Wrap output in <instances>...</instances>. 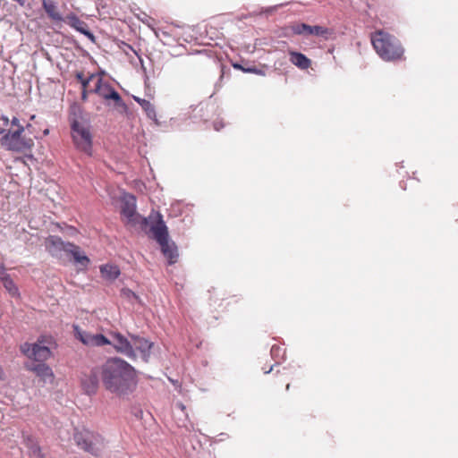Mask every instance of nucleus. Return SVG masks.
I'll list each match as a JSON object with an SVG mask.
<instances>
[{
    "instance_id": "nucleus-35",
    "label": "nucleus",
    "mask_w": 458,
    "mask_h": 458,
    "mask_svg": "<svg viewBox=\"0 0 458 458\" xmlns=\"http://www.w3.org/2000/svg\"><path fill=\"white\" fill-rule=\"evenodd\" d=\"M1 119L4 121V126H7V125H8V123H9V120H8V118H7V117L3 116Z\"/></svg>"
},
{
    "instance_id": "nucleus-11",
    "label": "nucleus",
    "mask_w": 458,
    "mask_h": 458,
    "mask_svg": "<svg viewBox=\"0 0 458 458\" xmlns=\"http://www.w3.org/2000/svg\"><path fill=\"white\" fill-rule=\"evenodd\" d=\"M66 255L72 257L74 263L84 268H86L90 262L89 259L85 255L81 248L74 243L68 246Z\"/></svg>"
},
{
    "instance_id": "nucleus-4",
    "label": "nucleus",
    "mask_w": 458,
    "mask_h": 458,
    "mask_svg": "<svg viewBox=\"0 0 458 458\" xmlns=\"http://www.w3.org/2000/svg\"><path fill=\"white\" fill-rule=\"evenodd\" d=\"M24 131L25 129L20 124L19 119L13 117L2 146L7 150L18 153L30 150L33 147L34 141L31 138L24 135Z\"/></svg>"
},
{
    "instance_id": "nucleus-8",
    "label": "nucleus",
    "mask_w": 458,
    "mask_h": 458,
    "mask_svg": "<svg viewBox=\"0 0 458 458\" xmlns=\"http://www.w3.org/2000/svg\"><path fill=\"white\" fill-rule=\"evenodd\" d=\"M89 92L97 94L105 100H113L117 106L123 104L120 94L101 76L97 78L95 86Z\"/></svg>"
},
{
    "instance_id": "nucleus-39",
    "label": "nucleus",
    "mask_w": 458,
    "mask_h": 458,
    "mask_svg": "<svg viewBox=\"0 0 458 458\" xmlns=\"http://www.w3.org/2000/svg\"><path fill=\"white\" fill-rule=\"evenodd\" d=\"M0 267H4V265L2 263H0Z\"/></svg>"
},
{
    "instance_id": "nucleus-1",
    "label": "nucleus",
    "mask_w": 458,
    "mask_h": 458,
    "mask_svg": "<svg viewBox=\"0 0 458 458\" xmlns=\"http://www.w3.org/2000/svg\"><path fill=\"white\" fill-rule=\"evenodd\" d=\"M101 378L105 388L117 395L131 393L136 386V371L120 358L107 360L101 367Z\"/></svg>"
},
{
    "instance_id": "nucleus-25",
    "label": "nucleus",
    "mask_w": 458,
    "mask_h": 458,
    "mask_svg": "<svg viewBox=\"0 0 458 458\" xmlns=\"http://www.w3.org/2000/svg\"><path fill=\"white\" fill-rule=\"evenodd\" d=\"M74 334L76 338H78L82 344L85 345H89L86 341L90 340L92 335L82 331L78 326H74Z\"/></svg>"
},
{
    "instance_id": "nucleus-20",
    "label": "nucleus",
    "mask_w": 458,
    "mask_h": 458,
    "mask_svg": "<svg viewBox=\"0 0 458 458\" xmlns=\"http://www.w3.org/2000/svg\"><path fill=\"white\" fill-rule=\"evenodd\" d=\"M286 35H305L310 36V25L306 23L295 22L289 25L286 29Z\"/></svg>"
},
{
    "instance_id": "nucleus-7",
    "label": "nucleus",
    "mask_w": 458,
    "mask_h": 458,
    "mask_svg": "<svg viewBox=\"0 0 458 458\" xmlns=\"http://www.w3.org/2000/svg\"><path fill=\"white\" fill-rule=\"evenodd\" d=\"M71 134L76 149L92 156V134L89 125L74 120L71 125Z\"/></svg>"
},
{
    "instance_id": "nucleus-14",
    "label": "nucleus",
    "mask_w": 458,
    "mask_h": 458,
    "mask_svg": "<svg viewBox=\"0 0 458 458\" xmlns=\"http://www.w3.org/2000/svg\"><path fill=\"white\" fill-rule=\"evenodd\" d=\"M83 390L88 394H96L98 387V375L95 371H90L89 374L85 375L81 380Z\"/></svg>"
},
{
    "instance_id": "nucleus-18",
    "label": "nucleus",
    "mask_w": 458,
    "mask_h": 458,
    "mask_svg": "<svg viewBox=\"0 0 458 458\" xmlns=\"http://www.w3.org/2000/svg\"><path fill=\"white\" fill-rule=\"evenodd\" d=\"M42 6L47 16L55 21H63V17L58 11V7L54 0H42Z\"/></svg>"
},
{
    "instance_id": "nucleus-16",
    "label": "nucleus",
    "mask_w": 458,
    "mask_h": 458,
    "mask_svg": "<svg viewBox=\"0 0 458 458\" xmlns=\"http://www.w3.org/2000/svg\"><path fill=\"white\" fill-rule=\"evenodd\" d=\"M159 245L161 247L162 253L168 259V263L170 265L176 263L178 259L176 245L174 242H170L169 239L161 242Z\"/></svg>"
},
{
    "instance_id": "nucleus-33",
    "label": "nucleus",
    "mask_w": 458,
    "mask_h": 458,
    "mask_svg": "<svg viewBox=\"0 0 458 458\" xmlns=\"http://www.w3.org/2000/svg\"><path fill=\"white\" fill-rule=\"evenodd\" d=\"M220 127H223L222 123H220V122H215V123H214V128H215L216 131H218V130L220 129Z\"/></svg>"
},
{
    "instance_id": "nucleus-19",
    "label": "nucleus",
    "mask_w": 458,
    "mask_h": 458,
    "mask_svg": "<svg viewBox=\"0 0 458 458\" xmlns=\"http://www.w3.org/2000/svg\"><path fill=\"white\" fill-rule=\"evenodd\" d=\"M100 273L103 278L114 281L120 275V269L115 265L106 264L100 267Z\"/></svg>"
},
{
    "instance_id": "nucleus-38",
    "label": "nucleus",
    "mask_w": 458,
    "mask_h": 458,
    "mask_svg": "<svg viewBox=\"0 0 458 458\" xmlns=\"http://www.w3.org/2000/svg\"><path fill=\"white\" fill-rule=\"evenodd\" d=\"M3 376V369L2 368L0 367V377Z\"/></svg>"
},
{
    "instance_id": "nucleus-2",
    "label": "nucleus",
    "mask_w": 458,
    "mask_h": 458,
    "mask_svg": "<svg viewBox=\"0 0 458 458\" xmlns=\"http://www.w3.org/2000/svg\"><path fill=\"white\" fill-rule=\"evenodd\" d=\"M370 41L378 56L386 62H396L403 59L404 48L394 35L377 30L370 34Z\"/></svg>"
},
{
    "instance_id": "nucleus-12",
    "label": "nucleus",
    "mask_w": 458,
    "mask_h": 458,
    "mask_svg": "<svg viewBox=\"0 0 458 458\" xmlns=\"http://www.w3.org/2000/svg\"><path fill=\"white\" fill-rule=\"evenodd\" d=\"M64 21L72 28L84 34L90 39H94V35L87 29V24L81 21L77 15L72 13L68 14Z\"/></svg>"
},
{
    "instance_id": "nucleus-15",
    "label": "nucleus",
    "mask_w": 458,
    "mask_h": 458,
    "mask_svg": "<svg viewBox=\"0 0 458 458\" xmlns=\"http://www.w3.org/2000/svg\"><path fill=\"white\" fill-rule=\"evenodd\" d=\"M151 232L153 233L154 239L159 244L169 239L167 227L160 215H158L157 222L151 226Z\"/></svg>"
},
{
    "instance_id": "nucleus-27",
    "label": "nucleus",
    "mask_w": 458,
    "mask_h": 458,
    "mask_svg": "<svg viewBox=\"0 0 458 458\" xmlns=\"http://www.w3.org/2000/svg\"><path fill=\"white\" fill-rule=\"evenodd\" d=\"M122 293H123V294L125 297H127V298H129V299H131V298H133V299H136V300L138 299V296H137V295H136L132 291H131V290H129V289H123V290L122 291Z\"/></svg>"
},
{
    "instance_id": "nucleus-6",
    "label": "nucleus",
    "mask_w": 458,
    "mask_h": 458,
    "mask_svg": "<svg viewBox=\"0 0 458 458\" xmlns=\"http://www.w3.org/2000/svg\"><path fill=\"white\" fill-rule=\"evenodd\" d=\"M55 346L56 344L52 336L41 335L34 344L25 343L21 345V351L29 359L41 363L52 356L51 350Z\"/></svg>"
},
{
    "instance_id": "nucleus-37",
    "label": "nucleus",
    "mask_w": 458,
    "mask_h": 458,
    "mask_svg": "<svg viewBox=\"0 0 458 458\" xmlns=\"http://www.w3.org/2000/svg\"><path fill=\"white\" fill-rule=\"evenodd\" d=\"M285 389H286L287 391L290 389V384H289V383L286 385Z\"/></svg>"
},
{
    "instance_id": "nucleus-28",
    "label": "nucleus",
    "mask_w": 458,
    "mask_h": 458,
    "mask_svg": "<svg viewBox=\"0 0 458 458\" xmlns=\"http://www.w3.org/2000/svg\"><path fill=\"white\" fill-rule=\"evenodd\" d=\"M4 277H10V276L6 273L4 267H0V281L4 282Z\"/></svg>"
},
{
    "instance_id": "nucleus-3",
    "label": "nucleus",
    "mask_w": 458,
    "mask_h": 458,
    "mask_svg": "<svg viewBox=\"0 0 458 458\" xmlns=\"http://www.w3.org/2000/svg\"><path fill=\"white\" fill-rule=\"evenodd\" d=\"M112 336L113 345L117 352L124 354L131 360L137 359L138 352L142 360L148 362L151 350L154 347V343L139 335H130V340L120 333H114Z\"/></svg>"
},
{
    "instance_id": "nucleus-22",
    "label": "nucleus",
    "mask_w": 458,
    "mask_h": 458,
    "mask_svg": "<svg viewBox=\"0 0 458 458\" xmlns=\"http://www.w3.org/2000/svg\"><path fill=\"white\" fill-rule=\"evenodd\" d=\"M86 342L89 344V346H104L111 344V341L101 334L92 335L90 340Z\"/></svg>"
},
{
    "instance_id": "nucleus-29",
    "label": "nucleus",
    "mask_w": 458,
    "mask_h": 458,
    "mask_svg": "<svg viewBox=\"0 0 458 458\" xmlns=\"http://www.w3.org/2000/svg\"><path fill=\"white\" fill-rule=\"evenodd\" d=\"M5 131H6V130L0 126V144L1 145L3 144V141L4 140L5 134L7 133Z\"/></svg>"
},
{
    "instance_id": "nucleus-31",
    "label": "nucleus",
    "mask_w": 458,
    "mask_h": 458,
    "mask_svg": "<svg viewBox=\"0 0 458 458\" xmlns=\"http://www.w3.org/2000/svg\"><path fill=\"white\" fill-rule=\"evenodd\" d=\"M88 93H89L88 90L82 89V92H81V99H82V101H86L87 100Z\"/></svg>"
},
{
    "instance_id": "nucleus-30",
    "label": "nucleus",
    "mask_w": 458,
    "mask_h": 458,
    "mask_svg": "<svg viewBox=\"0 0 458 458\" xmlns=\"http://www.w3.org/2000/svg\"><path fill=\"white\" fill-rule=\"evenodd\" d=\"M233 67L238 69V70H242L243 72H252L253 71L251 69H244L241 64H234Z\"/></svg>"
},
{
    "instance_id": "nucleus-10",
    "label": "nucleus",
    "mask_w": 458,
    "mask_h": 458,
    "mask_svg": "<svg viewBox=\"0 0 458 458\" xmlns=\"http://www.w3.org/2000/svg\"><path fill=\"white\" fill-rule=\"evenodd\" d=\"M27 369L32 371L39 377L40 382L43 384H53L55 381V374L52 369L45 362L27 365Z\"/></svg>"
},
{
    "instance_id": "nucleus-5",
    "label": "nucleus",
    "mask_w": 458,
    "mask_h": 458,
    "mask_svg": "<svg viewBox=\"0 0 458 458\" xmlns=\"http://www.w3.org/2000/svg\"><path fill=\"white\" fill-rule=\"evenodd\" d=\"M73 440L76 445L94 456L100 455L106 447V439L98 432L88 428L75 429Z\"/></svg>"
},
{
    "instance_id": "nucleus-26",
    "label": "nucleus",
    "mask_w": 458,
    "mask_h": 458,
    "mask_svg": "<svg viewBox=\"0 0 458 458\" xmlns=\"http://www.w3.org/2000/svg\"><path fill=\"white\" fill-rule=\"evenodd\" d=\"M98 77V75H96V74H90L89 76V78L87 79H84L81 83V86H82V89H85V90H88L87 88L89 84V82L95 81V82L97 81V78Z\"/></svg>"
},
{
    "instance_id": "nucleus-23",
    "label": "nucleus",
    "mask_w": 458,
    "mask_h": 458,
    "mask_svg": "<svg viewBox=\"0 0 458 458\" xmlns=\"http://www.w3.org/2000/svg\"><path fill=\"white\" fill-rule=\"evenodd\" d=\"M4 280L2 283L10 295L13 297L19 296V289L14 284L13 280L11 277H4Z\"/></svg>"
},
{
    "instance_id": "nucleus-9",
    "label": "nucleus",
    "mask_w": 458,
    "mask_h": 458,
    "mask_svg": "<svg viewBox=\"0 0 458 458\" xmlns=\"http://www.w3.org/2000/svg\"><path fill=\"white\" fill-rule=\"evenodd\" d=\"M72 242H64L59 236L50 235L45 241V248L47 251L56 259L62 258V253H67L68 246Z\"/></svg>"
},
{
    "instance_id": "nucleus-13",
    "label": "nucleus",
    "mask_w": 458,
    "mask_h": 458,
    "mask_svg": "<svg viewBox=\"0 0 458 458\" xmlns=\"http://www.w3.org/2000/svg\"><path fill=\"white\" fill-rule=\"evenodd\" d=\"M134 197L130 196L123 204L121 215L127 224L134 223L136 218V208Z\"/></svg>"
},
{
    "instance_id": "nucleus-24",
    "label": "nucleus",
    "mask_w": 458,
    "mask_h": 458,
    "mask_svg": "<svg viewBox=\"0 0 458 458\" xmlns=\"http://www.w3.org/2000/svg\"><path fill=\"white\" fill-rule=\"evenodd\" d=\"M136 101L145 110V112L147 113L148 117L152 118V117L156 116L155 107L148 100L136 98Z\"/></svg>"
},
{
    "instance_id": "nucleus-17",
    "label": "nucleus",
    "mask_w": 458,
    "mask_h": 458,
    "mask_svg": "<svg viewBox=\"0 0 458 458\" xmlns=\"http://www.w3.org/2000/svg\"><path fill=\"white\" fill-rule=\"evenodd\" d=\"M290 62L300 69H308L311 61L303 54L296 51H289Z\"/></svg>"
},
{
    "instance_id": "nucleus-32",
    "label": "nucleus",
    "mask_w": 458,
    "mask_h": 458,
    "mask_svg": "<svg viewBox=\"0 0 458 458\" xmlns=\"http://www.w3.org/2000/svg\"><path fill=\"white\" fill-rule=\"evenodd\" d=\"M76 78L80 82H81L85 79L82 72H78L76 74Z\"/></svg>"
},
{
    "instance_id": "nucleus-34",
    "label": "nucleus",
    "mask_w": 458,
    "mask_h": 458,
    "mask_svg": "<svg viewBox=\"0 0 458 458\" xmlns=\"http://www.w3.org/2000/svg\"><path fill=\"white\" fill-rule=\"evenodd\" d=\"M33 452L34 453H36V452L38 453V458H44L43 455L41 454V451H40L39 447H36Z\"/></svg>"
},
{
    "instance_id": "nucleus-36",
    "label": "nucleus",
    "mask_w": 458,
    "mask_h": 458,
    "mask_svg": "<svg viewBox=\"0 0 458 458\" xmlns=\"http://www.w3.org/2000/svg\"><path fill=\"white\" fill-rule=\"evenodd\" d=\"M225 75V67L222 66V69H221V75H220V81H222L223 77Z\"/></svg>"
},
{
    "instance_id": "nucleus-21",
    "label": "nucleus",
    "mask_w": 458,
    "mask_h": 458,
    "mask_svg": "<svg viewBox=\"0 0 458 458\" xmlns=\"http://www.w3.org/2000/svg\"><path fill=\"white\" fill-rule=\"evenodd\" d=\"M333 30L323 26H310V35H315L318 37H323L325 38H328L330 35H332Z\"/></svg>"
}]
</instances>
